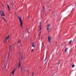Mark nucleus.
Wrapping results in <instances>:
<instances>
[{"mask_svg":"<svg viewBox=\"0 0 76 76\" xmlns=\"http://www.w3.org/2000/svg\"><path fill=\"white\" fill-rule=\"evenodd\" d=\"M19 20L20 22V26L21 27V28H23V26L22 25V20L21 19V18L19 17Z\"/></svg>","mask_w":76,"mask_h":76,"instance_id":"nucleus-1","label":"nucleus"},{"mask_svg":"<svg viewBox=\"0 0 76 76\" xmlns=\"http://www.w3.org/2000/svg\"><path fill=\"white\" fill-rule=\"evenodd\" d=\"M9 38V35H8L7 37L6 38H5L4 42L5 43V42H6L7 41V39H8Z\"/></svg>","mask_w":76,"mask_h":76,"instance_id":"nucleus-2","label":"nucleus"},{"mask_svg":"<svg viewBox=\"0 0 76 76\" xmlns=\"http://www.w3.org/2000/svg\"><path fill=\"white\" fill-rule=\"evenodd\" d=\"M1 15L2 18H3L4 16H5V14H4V12H1Z\"/></svg>","mask_w":76,"mask_h":76,"instance_id":"nucleus-3","label":"nucleus"},{"mask_svg":"<svg viewBox=\"0 0 76 76\" xmlns=\"http://www.w3.org/2000/svg\"><path fill=\"white\" fill-rule=\"evenodd\" d=\"M48 40L49 42H51V37L49 36L48 37Z\"/></svg>","mask_w":76,"mask_h":76,"instance_id":"nucleus-4","label":"nucleus"},{"mask_svg":"<svg viewBox=\"0 0 76 76\" xmlns=\"http://www.w3.org/2000/svg\"><path fill=\"white\" fill-rule=\"evenodd\" d=\"M50 24H48L47 26V31H48V30H49V28H50Z\"/></svg>","mask_w":76,"mask_h":76,"instance_id":"nucleus-5","label":"nucleus"},{"mask_svg":"<svg viewBox=\"0 0 76 76\" xmlns=\"http://www.w3.org/2000/svg\"><path fill=\"white\" fill-rule=\"evenodd\" d=\"M7 7L9 11L10 10V7L8 4H7Z\"/></svg>","mask_w":76,"mask_h":76,"instance_id":"nucleus-6","label":"nucleus"},{"mask_svg":"<svg viewBox=\"0 0 76 76\" xmlns=\"http://www.w3.org/2000/svg\"><path fill=\"white\" fill-rule=\"evenodd\" d=\"M32 46L33 47H35V45H34V42H33L32 43Z\"/></svg>","mask_w":76,"mask_h":76,"instance_id":"nucleus-7","label":"nucleus"},{"mask_svg":"<svg viewBox=\"0 0 76 76\" xmlns=\"http://www.w3.org/2000/svg\"><path fill=\"white\" fill-rule=\"evenodd\" d=\"M41 22H40L39 26V28H40V30H41Z\"/></svg>","mask_w":76,"mask_h":76,"instance_id":"nucleus-8","label":"nucleus"},{"mask_svg":"<svg viewBox=\"0 0 76 76\" xmlns=\"http://www.w3.org/2000/svg\"><path fill=\"white\" fill-rule=\"evenodd\" d=\"M68 48H68L66 49H65V52H66H66L67 51V49H68Z\"/></svg>","mask_w":76,"mask_h":76,"instance_id":"nucleus-9","label":"nucleus"},{"mask_svg":"<svg viewBox=\"0 0 76 76\" xmlns=\"http://www.w3.org/2000/svg\"><path fill=\"white\" fill-rule=\"evenodd\" d=\"M10 51H12V46H10Z\"/></svg>","mask_w":76,"mask_h":76,"instance_id":"nucleus-10","label":"nucleus"},{"mask_svg":"<svg viewBox=\"0 0 76 76\" xmlns=\"http://www.w3.org/2000/svg\"><path fill=\"white\" fill-rule=\"evenodd\" d=\"M15 69H14L12 71V75H13V73H14V72H15Z\"/></svg>","mask_w":76,"mask_h":76,"instance_id":"nucleus-11","label":"nucleus"},{"mask_svg":"<svg viewBox=\"0 0 76 76\" xmlns=\"http://www.w3.org/2000/svg\"><path fill=\"white\" fill-rule=\"evenodd\" d=\"M72 40H71L69 42V44H70L72 42Z\"/></svg>","mask_w":76,"mask_h":76,"instance_id":"nucleus-12","label":"nucleus"},{"mask_svg":"<svg viewBox=\"0 0 76 76\" xmlns=\"http://www.w3.org/2000/svg\"><path fill=\"white\" fill-rule=\"evenodd\" d=\"M20 66V63H19V65H18V67L19 68Z\"/></svg>","mask_w":76,"mask_h":76,"instance_id":"nucleus-13","label":"nucleus"},{"mask_svg":"<svg viewBox=\"0 0 76 76\" xmlns=\"http://www.w3.org/2000/svg\"><path fill=\"white\" fill-rule=\"evenodd\" d=\"M23 56H22L21 57V60H22V59H23Z\"/></svg>","mask_w":76,"mask_h":76,"instance_id":"nucleus-14","label":"nucleus"},{"mask_svg":"<svg viewBox=\"0 0 76 76\" xmlns=\"http://www.w3.org/2000/svg\"><path fill=\"white\" fill-rule=\"evenodd\" d=\"M43 7V12H44V10H45V9L44 8V7L42 6Z\"/></svg>","mask_w":76,"mask_h":76,"instance_id":"nucleus-15","label":"nucleus"},{"mask_svg":"<svg viewBox=\"0 0 76 76\" xmlns=\"http://www.w3.org/2000/svg\"><path fill=\"white\" fill-rule=\"evenodd\" d=\"M23 72L22 71V73H25V70H23Z\"/></svg>","mask_w":76,"mask_h":76,"instance_id":"nucleus-16","label":"nucleus"},{"mask_svg":"<svg viewBox=\"0 0 76 76\" xmlns=\"http://www.w3.org/2000/svg\"><path fill=\"white\" fill-rule=\"evenodd\" d=\"M20 42H21L20 40H19L18 42V44H19V43H20Z\"/></svg>","mask_w":76,"mask_h":76,"instance_id":"nucleus-17","label":"nucleus"},{"mask_svg":"<svg viewBox=\"0 0 76 76\" xmlns=\"http://www.w3.org/2000/svg\"><path fill=\"white\" fill-rule=\"evenodd\" d=\"M75 67V65L74 64H73L72 65V67Z\"/></svg>","mask_w":76,"mask_h":76,"instance_id":"nucleus-18","label":"nucleus"},{"mask_svg":"<svg viewBox=\"0 0 76 76\" xmlns=\"http://www.w3.org/2000/svg\"><path fill=\"white\" fill-rule=\"evenodd\" d=\"M21 71L22 72V67H21Z\"/></svg>","mask_w":76,"mask_h":76,"instance_id":"nucleus-19","label":"nucleus"},{"mask_svg":"<svg viewBox=\"0 0 76 76\" xmlns=\"http://www.w3.org/2000/svg\"><path fill=\"white\" fill-rule=\"evenodd\" d=\"M3 19H4V21H6V20H5V19H4V17H3Z\"/></svg>","mask_w":76,"mask_h":76,"instance_id":"nucleus-20","label":"nucleus"},{"mask_svg":"<svg viewBox=\"0 0 76 76\" xmlns=\"http://www.w3.org/2000/svg\"><path fill=\"white\" fill-rule=\"evenodd\" d=\"M33 50H34V49H32L31 50V52H32V51H33Z\"/></svg>","mask_w":76,"mask_h":76,"instance_id":"nucleus-21","label":"nucleus"},{"mask_svg":"<svg viewBox=\"0 0 76 76\" xmlns=\"http://www.w3.org/2000/svg\"><path fill=\"white\" fill-rule=\"evenodd\" d=\"M34 74H33L32 75V76H34Z\"/></svg>","mask_w":76,"mask_h":76,"instance_id":"nucleus-22","label":"nucleus"},{"mask_svg":"<svg viewBox=\"0 0 76 76\" xmlns=\"http://www.w3.org/2000/svg\"><path fill=\"white\" fill-rule=\"evenodd\" d=\"M9 55H10L9 53V54H8V57H9Z\"/></svg>","mask_w":76,"mask_h":76,"instance_id":"nucleus-23","label":"nucleus"},{"mask_svg":"<svg viewBox=\"0 0 76 76\" xmlns=\"http://www.w3.org/2000/svg\"><path fill=\"white\" fill-rule=\"evenodd\" d=\"M60 62H59V63L58 64V65H59V64H60Z\"/></svg>","mask_w":76,"mask_h":76,"instance_id":"nucleus-24","label":"nucleus"},{"mask_svg":"<svg viewBox=\"0 0 76 76\" xmlns=\"http://www.w3.org/2000/svg\"><path fill=\"white\" fill-rule=\"evenodd\" d=\"M28 19H29V17H28Z\"/></svg>","mask_w":76,"mask_h":76,"instance_id":"nucleus-25","label":"nucleus"},{"mask_svg":"<svg viewBox=\"0 0 76 76\" xmlns=\"http://www.w3.org/2000/svg\"><path fill=\"white\" fill-rule=\"evenodd\" d=\"M45 61V60L44 61Z\"/></svg>","mask_w":76,"mask_h":76,"instance_id":"nucleus-26","label":"nucleus"},{"mask_svg":"<svg viewBox=\"0 0 76 76\" xmlns=\"http://www.w3.org/2000/svg\"><path fill=\"white\" fill-rule=\"evenodd\" d=\"M6 67H5V69H6Z\"/></svg>","mask_w":76,"mask_h":76,"instance_id":"nucleus-27","label":"nucleus"},{"mask_svg":"<svg viewBox=\"0 0 76 76\" xmlns=\"http://www.w3.org/2000/svg\"><path fill=\"white\" fill-rule=\"evenodd\" d=\"M47 47H48V46H47Z\"/></svg>","mask_w":76,"mask_h":76,"instance_id":"nucleus-28","label":"nucleus"},{"mask_svg":"<svg viewBox=\"0 0 76 76\" xmlns=\"http://www.w3.org/2000/svg\"><path fill=\"white\" fill-rule=\"evenodd\" d=\"M40 34H41V33H40Z\"/></svg>","mask_w":76,"mask_h":76,"instance_id":"nucleus-29","label":"nucleus"}]
</instances>
